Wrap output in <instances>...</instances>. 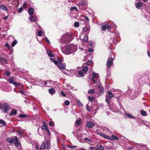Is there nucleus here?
Segmentation results:
<instances>
[{"mask_svg": "<svg viewBox=\"0 0 150 150\" xmlns=\"http://www.w3.org/2000/svg\"><path fill=\"white\" fill-rule=\"evenodd\" d=\"M15 138L16 139L15 140V142L14 143V145L16 146H17L19 145V144H20V142H18V141L17 137H15Z\"/></svg>", "mask_w": 150, "mask_h": 150, "instance_id": "obj_23", "label": "nucleus"}, {"mask_svg": "<svg viewBox=\"0 0 150 150\" xmlns=\"http://www.w3.org/2000/svg\"><path fill=\"white\" fill-rule=\"evenodd\" d=\"M42 32L41 30H39L38 31L37 33V35L38 36H41L42 35Z\"/></svg>", "mask_w": 150, "mask_h": 150, "instance_id": "obj_41", "label": "nucleus"}, {"mask_svg": "<svg viewBox=\"0 0 150 150\" xmlns=\"http://www.w3.org/2000/svg\"><path fill=\"white\" fill-rule=\"evenodd\" d=\"M143 3L141 1L135 3V5L138 9H140L143 6Z\"/></svg>", "mask_w": 150, "mask_h": 150, "instance_id": "obj_12", "label": "nucleus"}, {"mask_svg": "<svg viewBox=\"0 0 150 150\" xmlns=\"http://www.w3.org/2000/svg\"><path fill=\"white\" fill-rule=\"evenodd\" d=\"M147 54H148V56L149 57H150V54H149V52L148 51H147Z\"/></svg>", "mask_w": 150, "mask_h": 150, "instance_id": "obj_63", "label": "nucleus"}, {"mask_svg": "<svg viewBox=\"0 0 150 150\" xmlns=\"http://www.w3.org/2000/svg\"><path fill=\"white\" fill-rule=\"evenodd\" d=\"M74 26L75 27H78L79 26V23L78 22H76L74 23Z\"/></svg>", "mask_w": 150, "mask_h": 150, "instance_id": "obj_39", "label": "nucleus"}, {"mask_svg": "<svg viewBox=\"0 0 150 150\" xmlns=\"http://www.w3.org/2000/svg\"><path fill=\"white\" fill-rule=\"evenodd\" d=\"M80 6H85L87 5V1H81L79 4Z\"/></svg>", "mask_w": 150, "mask_h": 150, "instance_id": "obj_18", "label": "nucleus"}, {"mask_svg": "<svg viewBox=\"0 0 150 150\" xmlns=\"http://www.w3.org/2000/svg\"><path fill=\"white\" fill-rule=\"evenodd\" d=\"M0 124H2L3 125H5L6 124V122L2 120H0Z\"/></svg>", "mask_w": 150, "mask_h": 150, "instance_id": "obj_34", "label": "nucleus"}, {"mask_svg": "<svg viewBox=\"0 0 150 150\" xmlns=\"http://www.w3.org/2000/svg\"><path fill=\"white\" fill-rule=\"evenodd\" d=\"M49 124L50 126L51 127H54L55 125L54 122L52 121H49Z\"/></svg>", "mask_w": 150, "mask_h": 150, "instance_id": "obj_31", "label": "nucleus"}, {"mask_svg": "<svg viewBox=\"0 0 150 150\" xmlns=\"http://www.w3.org/2000/svg\"><path fill=\"white\" fill-rule=\"evenodd\" d=\"M0 61L2 63L4 64L7 63V61L6 59L1 57H0Z\"/></svg>", "mask_w": 150, "mask_h": 150, "instance_id": "obj_24", "label": "nucleus"}, {"mask_svg": "<svg viewBox=\"0 0 150 150\" xmlns=\"http://www.w3.org/2000/svg\"><path fill=\"white\" fill-rule=\"evenodd\" d=\"M88 143L90 145H94V143L92 141L91 142H88Z\"/></svg>", "mask_w": 150, "mask_h": 150, "instance_id": "obj_55", "label": "nucleus"}, {"mask_svg": "<svg viewBox=\"0 0 150 150\" xmlns=\"http://www.w3.org/2000/svg\"><path fill=\"white\" fill-rule=\"evenodd\" d=\"M50 60L53 62L55 64L57 65V64H58V62L57 61H56L54 58H51L50 59Z\"/></svg>", "mask_w": 150, "mask_h": 150, "instance_id": "obj_29", "label": "nucleus"}, {"mask_svg": "<svg viewBox=\"0 0 150 150\" xmlns=\"http://www.w3.org/2000/svg\"><path fill=\"white\" fill-rule=\"evenodd\" d=\"M84 140L86 142H91V140L90 139H88L87 137H85L84 138Z\"/></svg>", "mask_w": 150, "mask_h": 150, "instance_id": "obj_42", "label": "nucleus"}, {"mask_svg": "<svg viewBox=\"0 0 150 150\" xmlns=\"http://www.w3.org/2000/svg\"><path fill=\"white\" fill-rule=\"evenodd\" d=\"M98 134L103 137L104 138L108 140H112V139H111L110 137L107 135L105 134H103L100 132H98Z\"/></svg>", "mask_w": 150, "mask_h": 150, "instance_id": "obj_10", "label": "nucleus"}, {"mask_svg": "<svg viewBox=\"0 0 150 150\" xmlns=\"http://www.w3.org/2000/svg\"><path fill=\"white\" fill-rule=\"evenodd\" d=\"M62 61H63L62 60V59H61L59 61H58V62L61 63V62H62Z\"/></svg>", "mask_w": 150, "mask_h": 150, "instance_id": "obj_64", "label": "nucleus"}, {"mask_svg": "<svg viewBox=\"0 0 150 150\" xmlns=\"http://www.w3.org/2000/svg\"><path fill=\"white\" fill-rule=\"evenodd\" d=\"M50 144L48 141H46L45 142H44L40 146V149H49L50 148Z\"/></svg>", "mask_w": 150, "mask_h": 150, "instance_id": "obj_4", "label": "nucleus"}, {"mask_svg": "<svg viewBox=\"0 0 150 150\" xmlns=\"http://www.w3.org/2000/svg\"><path fill=\"white\" fill-rule=\"evenodd\" d=\"M140 113L141 115L144 116H146V115L147 113L144 110H141Z\"/></svg>", "mask_w": 150, "mask_h": 150, "instance_id": "obj_28", "label": "nucleus"}, {"mask_svg": "<svg viewBox=\"0 0 150 150\" xmlns=\"http://www.w3.org/2000/svg\"><path fill=\"white\" fill-rule=\"evenodd\" d=\"M98 78V74L93 72L92 73V77L91 78V80L93 81L94 83H96Z\"/></svg>", "mask_w": 150, "mask_h": 150, "instance_id": "obj_8", "label": "nucleus"}, {"mask_svg": "<svg viewBox=\"0 0 150 150\" xmlns=\"http://www.w3.org/2000/svg\"><path fill=\"white\" fill-rule=\"evenodd\" d=\"M48 91L49 93L52 95H54L55 93V91L53 88L49 89Z\"/></svg>", "mask_w": 150, "mask_h": 150, "instance_id": "obj_16", "label": "nucleus"}, {"mask_svg": "<svg viewBox=\"0 0 150 150\" xmlns=\"http://www.w3.org/2000/svg\"><path fill=\"white\" fill-rule=\"evenodd\" d=\"M111 138L112 139V140H118L119 139V138L117 137L114 135H111Z\"/></svg>", "mask_w": 150, "mask_h": 150, "instance_id": "obj_27", "label": "nucleus"}, {"mask_svg": "<svg viewBox=\"0 0 150 150\" xmlns=\"http://www.w3.org/2000/svg\"><path fill=\"white\" fill-rule=\"evenodd\" d=\"M88 69V67L86 66L83 67L82 70L83 71V72L86 74V72L87 71Z\"/></svg>", "mask_w": 150, "mask_h": 150, "instance_id": "obj_26", "label": "nucleus"}, {"mask_svg": "<svg viewBox=\"0 0 150 150\" xmlns=\"http://www.w3.org/2000/svg\"><path fill=\"white\" fill-rule=\"evenodd\" d=\"M39 146L38 145H37L35 146V148L36 150H38L39 148Z\"/></svg>", "mask_w": 150, "mask_h": 150, "instance_id": "obj_60", "label": "nucleus"}, {"mask_svg": "<svg viewBox=\"0 0 150 150\" xmlns=\"http://www.w3.org/2000/svg\"><path fill=\"white\" fill-rule=\"evenodd\" d=\"M10 74L11 72L8 71H6L5 73V74L7 76H10Z\"/></svg>", "mask_w": 150, "mask_h": 150, "instance_id": "obj_45", "label": "nucleus"}, {"mask_svg": "<svg viewBox=\"0 0 150 150\" xmlns=\"http://www.w3.org/2000/svg\"><path fill=\"white\" fill-rule=\"evenodd\" d=\"M88 100L89 101H92L94 100V98L93 97H90L89 96H88Z\"/></svg>", "mask_w": 150, "mask_h": 150, "instance_id": "obj_35", "label": "nucleus"}, {"mask_svg": "<svg viewBox=\"0 0 150 150\" xmlns=\"http://www.w3.org/2000/svg\"><path fill=\"white\" fill-rule=\"evenodd\" d=\"M93 62L91 60H89L86 62V64L88 65H89L92 64Z\"/></svg>", "mask_w": 150, "mask_h": 150, "instance_id": "obj_47", "label": "nucleus"}, {"mask_svg": "<svg viewBox=\"0 0 150 150\" xmlns=\"http://www.w3.org/2000/svg\"><path fill=\"white\" fill-rule=\"evenodd\" d=\"M125 114L130 118L135 119L136 118V117L133 116L131 114L125 113Z\"/></svg>", "mask_w": 150, "mask_h": 150, "instance_id": "obj_15", "label": "nucleus"}, {"mask_svg": "<svg viewBox=\"0 0 150 150\" xmlns=\"http://www.w3.org/2000/svg\"><path fill=\"white\" fill-rule=\"evenodd\" d=\"M64 104L65 105L68 106L70 105V103L69 101L68 100H66L64 101Z\"/></svg>", "mask_w": 150, "mask_h": 150, "instance_id": "obj_33", "label": "nucleus"}, {"mask_svg": "<svg viewBox=\"0 0 150 150\" xmlns=\"http://www.w3.org/2000/svg\"><path fill=\"white\" fill-rule=\"evenodd\" d=\"M84 18V19H85L86 21L87 22H88L89 21V19L86 16H85Z\"/></svg>", "mask_w": 150, "mask_h": 150, "instance_id": "obj_56", "label": "nucleus"}, {"mask_svg": "<svg viewBox=\"0 0 150 150\" xmlns=\"http://www.w3.org/2000/svg\"><path fill=\"white\" fill-rule=\"evenodd\" d=\"M2 109L4 110V112L6 113L7 112L10 108V105L7 103H4L2 105Z\"/></svg>", "mask_w": 150, "mask_h": 150, "instance_id": "obj_5", "label": "nucleus"}, {"mask_svg": "<svg viewBox=\"0 0 150 150\" xmlns=\"http://www.w3.org/2000/svg\"><path fill=\"white\" fill-rule=\"evenodd\" d=\"M14 77L12 76L8 79L9 83L10 84H13L16 86H20V83L14 81Z\"/></svg>", "mask_w": 150, "mask_h": 150, "instance_id": "obj_7", "label": "nucleus"}, {"mask_svg": "<svg viewBox=\"0 0 150 150\" xmlns=\"http://www.w3.org/2000/svg\"><path fill=\"white\" fill-rule=\"evenodd\" d=\"M95 123L91 121H87L86 122V126L88 128H92L95 126Z\"/></svg>", "mask_w": 150, "mask_h": 150, "instance_id": "obj_9", "label": "nucleus"}, {"mask_svg": "<svg viewBox=\"0 0 150 150\" xmlns=\"http://www.w3.org/2000/svg\"><path fill=\"white\" fill-rule=\"evenodd\" d=\"M17 110L15 109L13 110L10 112V115L11 116H15L17 114Z\"/></svg>", "mask_w": 150, "mask_h": 150, "instance_id": "obj_17", "label": "nucleus"}, {"mask_svg": "<svg viewBox=\"0 0 150 150\" xmlns=\"http://www.w3.org/2000/svg\"><path fill=\"white\" fill-rule=\"evenodd\" d=\"M95 90L93 89H91L88 91V93L89 94L93 93L95 92Z\"/></svg>", "mask_w": 150, "mask_h": 150, "instance_id": "obj_37", "label": "nucleus"}, {"mask_svg": "<svg viewBox=\"0 0 150 150\" xmlns=\"http://www.w3.org/2000/svg\"><path fill=\"white\" fill-rule=\"evenodd\" d=\"M96 150V147H94L93 146H91L89 148V149L88 150Z\"/></svg>", "mask_w": 150, "mask_h": 150, "instance_id": "obj_54", "label": "nucleus"}, {"mask_svg": "<svg viewBox=\"0 0 150 150\" xmlns=\"http://www.w3.org/2000/svg\"><path fill=\"white\" fill-rule=\"evenodd\" d=\"M6 140L8 142L11 143H13V139L12 137L7 138Z\"/></svg>", "mask_w": 150, "mask_h": 150, "instance_id": "obj_20", "label": "nucleus"}, {"mask_svg": "<svg viewBox=\"0 0 150 150\" xmlns=\"http://www.w3.org/2000/svg\"><path fill=\"white\" fill-rule=\"evenodd\" d=\"M106 28L108 30H109L111 28V27L109 25H108L107 24H106Z\"/></svg>", "mask_w": 150, "mask_h": 150, "instance_id": "obj_59", "label": "nucleus"}, {"mask_svg": "<svg viewBox=\"0 0 150 150\" xmlns=\"http://www.w3.org/2000/svg\"><path fill=\"white\" fill-rule=\"evenodd\" d=\"M19 116L21 118H23L26 117L27 115H26L21 114L19 115Z\"/></svg>", "mask_w": 150, "mask_h": 150, "instance_id": "obj_36", "label": "nucleus"}, {"mask_svg": "<svg viewBox=\"0 0 150 150\" xmlns=\"http://www.w3.org/2000/svg\"><path fill=\"white\" fill-rule=\"evenodd\" d=\"M46 52L47 54L50 57H54V56L53 54L49 50H46Z\"/></svg>", "mask_w": 150, "mask_h": 150, "instance_id": "obj_19", "label": "nucleus"}, {"mask_svg": "<svg viewBox=\"0 0 150 150\" xmlns=\"http://www.w3.org/2000/svg\"><path fill=\"white\" fill-rule=\"evenodd\" d=\"M101 29L103 31H105L106 29V25H102L101 27Z\"/></svg>", "mask_w": 150, "mask_h": 150, "instance_id": "obj_32", "label": "nucleus"}, {"mask_svg": "<svg viewBox=\"0 0 150 150\" xmlns=\"http://www.w3.org/2000/svg\"><path fill=\"white\" fill-rule=\"evenodd\" d=\"M107 92L108 96H106V101L108 104V106H109L110 101V99L113 97L114 94L110 91H108Z\"/></svg>", "mask_w": 150, "mask_h": 150, "instance_id": "obj_3", "label": "nucleus"}, {"mask_svg": "<svg viewBox=\"0 0 150 150\" xmlns=\"http://www.w3.org/2000/svg\"><path fill=\"white\" fill-rule=\"evenodd\" d=\"M104 149L103 146L101 145H100L99 146L97 147H96V150H103Z\"/></svg>", "mask_w": 150, "mask_h": 150, "instance_id": "obj_21", "label": "nucleus"}, {"mask_svg": "<svg viewBox=\"0 0 150 150\" xmlns=\"http://www.w3.org/2000/svg\"><path fill=\"white\" fill-rule=\"evenodd\" d=\"M75 123L78 125H80L81 124V122L80 120H77L75 122Z\"/></svg>", "mask_w": 150, "mask_h": 150, "instance_id": "obj_46", "label": "nucleus"}, {"mask_svg": "<svg viewBox=\"0 0 150 150\" xmlns=\"http://www.w3.org/2000/svg\"><path fill=\"white\" fill-rule=\"evenodd\" d=\"M5 46L8 49H10V46L8 43H6L5 44Z\"/></svg>", "mask_w": 150, "mask_h": 150, "instance_id": "obj_51", "label": "nucleus"}, {"mask_svg": "<svg viewBox=\"0 0 150 150\" xmlns=\"http://www.w3.org/2000/svg\"><path fill=\"white\" fill-rule=\"evenodd\" d=\"M28 13L30 16L33 15V13L34 11V9L32 7H29L28 8Z\"/></svg>", "mask_w": 150, "mask_h": 150, "instance_id": "obj_13", "label": "nucleus"}, {"mask_svg": "<svg viewBox=\"0 0 150 150\" xmlns=\"http://www.w3.org/2000/svg\"><path fill=\"white\" fill-rule=\"evenodd\" d=\"M88 51L89 52H92L93 51V50L91 48H90L88 49Z\"/></svg>", "mask_w": 150, "mask_h": 150, "instance_id": "obj_58", "label": "nucleus"}, {"mask_svg": "<svg viewBox=\"0 0 150 150\" xmlns=\"http://www.w3.org/2000/svg\"><path fill=\"white\" fill-rule=\"evenodd\" d=\"M83 31L84 32H87V31L89 32V31H90V30H89V28H87L86 27H85V28H84L83 29Z\"/></svg>", "mask_w": 150, "mask_h": 150, "instance_id": "obj_43", "label": "nucleus"}, {"mask_svg": "<svg viewBox=\"0 0 150 150\" xmlns=\"http://www.w3.org/2000/svg\"><path fill=\"white\" fill-rule=\"evenodd\" d=\"M88 40V38L87 36H85L83 39V40L84 42H87Z\"/></svg>", "mask_w": 150, "mask_h": 150, "instance_id": "obj_38", "label": "nucleus"}, {"mask_svg": "<svg viewBox=\"0 0 150 150\" xmlns=\"http://www.w3.org/2000/svg\"><path fill=\"white\" fill-rule=\"evenodd\" d=\"M62 52L66 55L72 54L76 52L77 49V46L74 45H65L63 47H61Z\"/></svg>", "mask_w": 150, "mask_h": 150, "instance_id": "obj_1", "label": "nucleus"}, {"mask_svg": "<svg viewBox=\"0 0 150 150\" xmlns=\"http://www.w3.org/2000/svg\"><path fill=\"white\" fill-rule=\"evenodd\" d=\"M73 39L72 35L69 33H67L62 35L59 40L61 43L64 44L69 43Z\"/></svg>", "mask_w": 150, "mask_h": 150, "instance_id": "obj_2", "label": "nucleus"}, {"mask_svg": "<svg viewBox=\"0 0 150 150\" xmlns=\"http://www.w3.org/2000/svg\"><path fill=\"white\" fill-rule=\"evenodd\" d=\"M61 95L64 97H65L66 96V95L64 93V92L62 91H61Z\"/></svg>", "mask_w": 150, "mask_h": 150, "instance_id": "obj_52", "label": "nucleus"}, {"mask_svg": "<svg viewBox=\"0 0 150 150\" xmlns=\"http://www.w3.org/2000/svg\"><path fill=\"white\" fill-rule=\"evenodd\" d=\"M99 88L100 89V91L103 92V88L101 87V85L100 84H99L98 85Z\"/></svg>", "mask_w": 150, "mask_h": 150, "instance_id": "obj_48", "label": "nucleus"}, {"mask_svg": "<svg viewBox=\"0 0 150 150\" xmlns=\"http://www.w3.org/2000/svg\"><path fill=\"white\" fill-rule=\"evenodd\" d=\"M17 42L16 40H15L12 43L11 45L12 46L14 47L17 43Z\"/></svg>", "mask_w": 150, "mask_h": 150, "instance_id": "obj_40", "label": "nucleus"}, {"mask_svg": "<svg viewBox=\"0 0 150 150\" xmlns=\"http://www.w3.org/2000/svg\"><path fill=\"white\" fill-rule=\"evenodd\" d=\"M45 40L46 41V42L49 44H50V41L47 38V37H45Z\"/></svg>", "mask_w": 150, "mask_h": 150, "instance_id": "obj_50", "label": "nucleus"}, {"mask_svg": "<svg viewBox=\"0 0 150 150\" xmlns=\"http://www.w3.org/2000/svg\"><path fill=\"white\" fill-rule=\"evenodd\" d=\"M19 91L20 93H21L23 94H24V93H25V92L21 90H20Z\"/></svg>", "mask_w": 150, "mask_h": 150, "instance_id": "obj_62", "label": "nucleus"}, {"mask_svg": "<svg viewBox=\"0 0 150 150\" xmlns=\"http://www.w3.org/2000/svg\"><path fill=\"white\" fill-rule=\"evenodd\" d=\"M77 10V9L76 8L74 7H72L70 9V10L71 11H73V10Z\"/></svg>", "mask_w": 150, "mask_h": 150, "instance_id": "obj_53", "label": "nucleus"}, {"mask_svg": "<svg viewBox=\"0 0 150 150\" xmlns=\"http://www.w3.org/2000/svg\"><path fill=\"white\" fill-rule=\"evenodd\" d=\"M114 59L112 57H110L108 58L107 61V67L108 69L110 68L111 66L113 64V61Z\"/></svg>", "mask_w": 150, "mask_h": 150, "instance_id": "obj_6", "label": "nucleus"}, {"mask_svg": "<svg viewBox=\"0 0 150 150\" xmlns=\"http://www.w3.org/2000/svg\"><path fill=\"white\" fill-rule=\"evenodd\" d=\"M29 19L31 22H35L37 21V17L36 16L30 17Z\"/></svg>", "mask_w": 150, "mask_h": 150, "instance_id": "obj_14", "label": "nucleus"}, {"mask_svg": "<svg viewBox=\"0 0 150 150\" xmlns=\"http://www.w3.org/2000/svg\"><path fill=\"white\" fill-rule=\"evenodd\" d=\"M9 16H7L4 18V20H6L8 18Z\"/></svg>", "mask_w": 150, "mask_h": 150, "instance_id": "obj_61", "label": "nucleus"}, {"mask_svg": "<svg viewBox=\"0 0 150 150\" xmlns=\"http://www.w3.org/2000/svg\"><path fill=\"white\" fill-rule=\"evenodd\" d=\"M18 12L20 13L23 11V8L22 7L19 8L18 10Z\"/></svg>", "mask_w": 150, "mask_h": 150, "instance_id": "obj_44", "label": "nucleus"}, {"mask_svg": "<svg viewBox=\"0 0 150 150\" xmlns=\"http://www.w3.org/2000/svg\"><path fill=\"white\" fill-rule=\"evenodd\" d=\"M0 9H2L6 11H8L7 7L3 5H1L0 6Z\"/></svg>", "mask_w": 150, "mask_h": 150, "instance_id": "obj_25", "label": "nucleus"}, {"mask_svg": "<svg viewBox=\"0 0 150 150\" xmlns=\"http://www.w3.org/2000/svg\"><path fill=\"white\" fill-rule=\"evenodd\" d=\"M78 73L79 75L81 77L84 76V74H85L83 72L82 70L79 71Z\"/></svg>", "mask_w": 150, "mask_h": 150, "instance_id": "obj_22", "label": "nucleus"}, {"mask_svg": "<svg viewBox=\"0 0 150 150\" xmlns=\"http://www.w3.org/2000/svg\"><path fill=\"white\" fill-rule=\"evenodd\" d=\"M69 147L71 149H74L77 147V146H69Z\"/></svg>", "mask_w": 150, "mask_h": 150, "instance_id": "obj_49", "label": "nucleus"}, {"mask_svg": "<svg viewBox=\"0 0 150 150\" xmlns=\"http://www.w3.org/2000/svg\"><path fill=\"white\" fill-rule=\"evenodd\" d=\"M117 91V90L115 89H112L110 90V91L111 92H115Z\"/></svg>", "mask_w": 150, "mask_h": 150, "instance_id": "obj_57", "label": "nucleus"}, {"mask_svg": "<svg viewBox=\"0 0 150 150\" xmlns=\"http://www.w3.org/2000/svg\"><path fill=\"white\" fill-rule=\"evenodd\" d=\"M58 68L60 69L63 70L65 69L66 64H62L60 62H58L57 64Z\"/></svg>", "mask_w": 150, "mask_h": 150, "instance_id": "obj_11", "label": "nucleus"}, {"mask_svg": "<svg viewBox=\"0 0 150 150\" xmlns=\"http://www.w3.org/2000/svg\"><path fill=\"white\" fill-rule=\"evenodd\" d=\"M41 129H45L46 130L47 132H49V129L47 126L45 125H43L41 127Z\"/></svg>", "mask_w": 150, "mask_h": 150, "instance_id": "obj_30", "label": "nucleus"}]
</instances>
